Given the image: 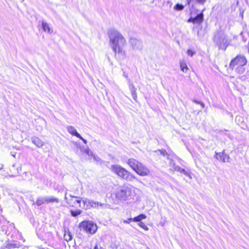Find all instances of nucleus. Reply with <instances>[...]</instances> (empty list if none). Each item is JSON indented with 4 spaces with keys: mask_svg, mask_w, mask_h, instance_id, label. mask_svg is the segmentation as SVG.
<instances>
[{
    "mask_svg": "<svg viewBox=\"0 0 249 249\" xmlns=\"http://www.w3.org/2000/svg\"><path fill=\"white\" fill-rule=\"evenodd\" d=\"M15 165H13V166H12V169L11 170H14L15 169Z\"/></svg>",
    "mask_w": 249,
    "mask_h": 249,
    "instance_id": "nucleus-43",
    "label": "nucleus"
},
{
    "mask_svg": "<svg viewBox=\"0 0 249 249\" xmlns=\"http://www.w3.org/2000/svg\"><path fill=\"white\" fill-rule=\"evenodd\" d=\"M67 195V193H66L65 199L69 205L75 207H79V208H82L83 203L81 204V200L80 199V197L71 195H70L69 197H68Z\"/></svg>",
    "mask_w": 249,
    "mask_h": 249,
    "instance_id": "nucleus-9",
    "label": "nucleus"
},
{
    "mask_svg": "<svg viewBox=\"0 0 249 249\" xmlns=\"http://www.w3.org/2000/svg\"><path fill=\"white\" fill-rule=\"evenodd\" d=\"M3 165L0 163V170L3 168Z\"/></svg>",
    "mask_w": 249,
    "mask_h": 249,
    "instance_id": "nucleus-41",
    "label": "nucleus"
},
{
    "mask_svg": "<svg viewBox=\"0 0 249 249\" xmlns=\"http://www.w3.org/2000/svg\"><path fill=\"white\" fill-rule=\"evenodd\" d=\"M174 8L176 10L180 11L183 10L184 6L182 4L178 3L175 6Z\"/></svg>",
    "mask_w": 249,
    "mask_h": 249,
    "instance_id": "nucleus-24",
    "label": "nucleus"
},
{
    "mask_svg": "<svg viewBox=\"0 0 249 249\" xmlns=\"http://www.w3.org/2000/svg\"><path fill=\"white\" fill-rule=\"evenodd\" d=\"M11 177H14V175H12V176H11Z\"/></svg>",
    "mask_w": 249,
    "mask_h": 249,
    "instance_id": "nucleus-44",
    "label": "nucleus"
},
{
    "mask_svg": "<svg viewBox=\"0 0 249 249\" xmlns=\"http://www.w3.org/2000/svg\"><path fill=\"white\" fill-rule=\"evenodd\" d=\"M21 167H18V168H17V173H17V174H18L19 173V172L21 171Z\"/></svg>",
    "mask_w": 249,
    "mask_h": 249,
    "instance_id": "nucleus-38",
    "label": "nucleus"
},
{
    "mask_svg": "<svg viewBox=\"0 0 249 249\" xmlns=\"http://www.w3.org/2000/svg\"><path fill=\"white\" fill-rule=\"evenodd\" d=\"M216 158L219 161L223 162H229L230 157L224 152L222 153H216Z\"/></svg>",
    "mask_w": 249,
    "mask_h": 249,
    "instance_id": "nucleus-10",
    "label": "nucleus"
},
{
    "mask_svg": "<svg viewBox=\"0 0 249 249\" xmlns=\"http://www.w3.org/2000/svg\"><path fill=\"white\" fill-rule=\"evenodd\" d=\"M45 203H47L46 197H39L36 201V204L37 206H40Z\"/></svg>",
    "mask_w": 249,
    "mask_h": 249,
    "instance_id": "nucleus-18",
    "label": "nucleus"
},
{
    "mask_svg": "<svg viewBox=\"0 0 249 249\" xmlns=\"http://www.w3.org/2000/svg\"><path fill=\"white\" fill-rule=\"evenodd\" d=\"M67 130L72 135L75 136L76 137H80V135L77 132L75 128L72 126H68Z\"/></svg>",
    "mask_w": 249,
    "mask_h": 249,
    "instance_id": "nucleus-15",
    "label": "nucleus"
},
{
    "mask_svg": "<svg viewBox=\"0 0 249 249\" xmlns=\"http://www.w3.org/2000/svg\"><path fill=\"white\" fill-rule=\"evenodd\" d=\"M187 53V54L190 56H192L195 53V52L191 49L188 50Z\"/></svg>",
    "mask_w": 249,
    "mask_h": 249,
    "instance_id": "nucleus-29",
    "label": "nucleus"
},
{
    "mask_svg": "<svg viewBox=\"0 0 249 249\" xmlns=\"http://www.w3.org/2000/svg\"><path fill=\"white\" fill-rule=\"evenodd\" d=\"M42 28L43 30L48 34H51L53 32V30L51 28L49 24L45 21H42Z\"/></svg>",
    "mask_w": 249,
    "mask_h": 249,
    "instance_id": "nucleus-12",
    "label": "nucleus"
},
{
    "mask_svg": "<svg viewBox=\"0 0 249 249\" xmlns=\"http://www.w3.org/2000/svg\"><path fill=\"white\" fill-rule=\"evenodd\" d=\"M231 62H247V60L244 55H238L232 59Z\"/></svg>",
    "mask_w": 249,
    "mask_h": 249,
    "instance_id": "nucleus-16",
    "label": "nucleus"
},
{
    "mask_svg": "<svg viewBox=\"0 0 249 249\" xmlns=\"http://www.w3.org/2000/svg\"><path fill=\"white\" fill-rule=\"evenodd\" d=\"M214 42L218 46L219 49L225 50L230 41L227 39L226 35L222 32H218L214 36Z\"/></svg>",
    "mask_w": 249,
    "mask_h": 249,
    "instance_id": "nucleus-6",
    "label": "nucleus"
},
{
    "mask_svg": "<svg viewBox=\"0 0 249 249\" xmlns=\"http://www.w3.org/2000/svg\"><path fill=\"white\" fill-rule=\"evenodd\" d=\"M100 249H102V248H100Z\"/></svg>",
    "mask_w": 249,
    "mask_h": 249,
    "instance_id": "nucleus-45",
    "label": "nucleus"
},
{
    "mask_svg": "<svg viewBox=\"0 0 249 249\" xmlns=\"http://www.w3.org/2000/svg\"><path fill=\"white\" fill-rule=\"evenodd\" d=\"M91 157H93V158H94V160H98H98H100V159H99V157L95 156L94 155V156H92Z\"/></svg>",
    "mask_w": 249,
    "mask_h": 249,
    "instance_id": "nucleus-37",
    "label": "nucleus"
},
{
    "mask_svg": "<svg viewBox=\"0 0 249 249\" xmlns=\"http://www.w3.org/2000/svg\"><path fill=\"white\" fill-rule=\"evenodd\" d=\"M71 213L72 216L75 217L81 213V211L77 210L76 211H71Z\"/></svg>",
    "mask_w": 249,
    "mask_h": 249,
    "instance_id": "nucleus-23",
    "label": "nucleus"
},
{
    "mask_svg": "<svg viewBox=\"0 0 249 249\" xmlns=\"http://www.w3.org/2000/svg\"><path fill=\"white\" fill-rule=\"evenodd\" d=\"M214 42L218 46L219 49L225 50L230 41L227 39L226 35L222 32H218L214 36Z\"/></svg>",
    "mask_w": 249,
    "mask_h": 249,
    "instance_id": "nucleus-5",
    "label": "nucleus"
},
{
    "mask_svg": "<svg viewBox=\"0 0 249 249\" xmlns=\"http://www.w3.org/2000/svg\"><path fill=\"white\" fill-rule=\"evenodd\" d=\"M180 69L181 71L184 72H187L189 71V68L186 65V63H180Z\"/></svg>",
    "mask_w": 249,
    "mask_h": 249,
    "instance_id": "nucleus-21",
    "label": "nucleus"
},
{
    "mask_svg": "<svg viewBox=\"0 0 249 249\" xmlns=\"http://www.w3.org/2000/svg\"><path fill=\"white\" fill-rule=\"evenodd\" d=\"M127 164L138 175L141 176H146L150 173V170L141 162L134 159H129Z\"/></svg>",
    "mask_w": 249,
    "mask_h": 249,
    "instance_id": "nucleus-3",
    "label": "nucleus"
},
{
    "mask_svg": "<svg viewBox=\"0 0 249 249\" xmlns=\"http://www.w3.org/2000/svg\"><path fill=\"white\" fill-rule=\"evenodd\" d=\"M94 249H100L98 248L97 245H96L94 248Z\"/></svg>",
    "mask_w": 249,
    "mask_h": 249,
    "instance_id": "nucleus-42",
    "label": "nucleus"
},
{
    "mask_svg": "<svg viewBox=\"0 0 249 249\" xmlns=\"http://www.w3.org/2000/svg\"><path fill=\"white\" fill-rule=\"evenodd\" d=\"M132 48L134 50H140V43H136V46L135 47Z\"/></svg>",
    "mask_w": 249,
    "mask_h": 249,
    "instance_id": "nucleus-31",
    "label": "nucleus"
},
{
    "mask_svg": "<svg viewBox=\"0 0 249 249\" xmlns=\"http://www.w3.org/2000/svg\"><path fill=\"white\" fill-rule=\"evenodd\" d=\"M80 227L91 234H94L97 229L96 225L90 221H83L80 223Z\"/></svg>",
    "mask_w": 249,
    "mask_h": 249,
    "instance_id": "nucleus-8",
    "label": "nucleus"
},
{
    "mask_svg": "<svg viewBox=\"0 0 249 249\" xmlns=\"http://www.w3.org/2000/svg\"><path fill=\"white\" fill-rule=\"evenodd\" d=\"M46 198H47V203H53V202L58 203L59 202L58 198H55L53 196L46 197Z\"/></svg>",
    "mask_w": 249,
    "mask_h": 249,
    "instance_id": "nucleus-20",
    "label": "nucleus"
},
{
    "mask_svg": "<svg viewBox=\"0 0 249 249\" xmlns=\"http://www.w3.org/2000/svg\"><path fill=\"white\" fill-rule=\"evenodd\" d=\"M111 171L116 174L119 177L128 181H132L137 178L130 172L119 165H113L111 167Z\"/></svg>",
    "mask_w": 249,
    "mask_h": 249,
    "instance_id": "nucleus-4",
    "label": "nucleus"
},
{
    "mask_svg": "<svg viewBox=\"0 0 249 249\" xmlns=\"http://www.w3.org/2000/svg\"><path fill=\"white\" fill-rule=\"evenodd\" d=\"M234 65V63H230V67H231V68H232V67H233Z\"/></svg>",
    "mask_w": 249,
    "mask_h": 249,
    "instance_id": "nucleus-40",
    "label": "nucleus"
},
{
    "mask_svg": "<svg viewBox=\"0 0 249 249\" xmlns=\"http://www.w3.org/2000/svg\"><path fill=\"white\" fill-rule=\"evenodd\" d=\"M173 161L172 160H171L170 161V163L171 164H173V168H174L175 171H177L178 172H179L180 173H182L186 175V176H188L191 178L190 175L189 173L185 171L184 169L181 168L178 166L176 165L175 163H173Z\"/></svg>",
    "mask_w": 249,
    "mask_h": 249,
    "instance_id": "nucleus-11",
    "label": "nucleus"
},
{
    "mask_svg": "<svg viewBox=\"0 0 249 249\" xmlns=\"http://www.w3.org/2000/svg\"><path fill=\"white\" fill-rule=\"evenodd\" d=\"M138 225L141 227H142V229H143L145 231H148V228L147 227V226H146L145 225V224L142 222H140Z\"/></svg>",
    "mask_w": 249,
    "mask_h": 249,
    "instance_id": "nucleus-26",
    "label": "nucleus"
},
{
    "mask_svg": "<svg viewBox=\"0 0 249 249\" xmlns=\"http://www.w3.org/2000/svg\"><path fill=\"white\" fill-rule=\"evenodd\" d=\"M31 141L38 147H41L44 144L43 142L38 137H33L31 138Z\"/></svg>",
    "mask_w": 249,
    "mask_h": 249,
    "instance_id": "nucleus-14",
    "label": "nucleus"
},
{
    "mask_svg": "<svg viewBox=\"0 0 249 249\" xmlns=\"http://www.w3.org/2000/svg\"><path fill=\"white\" fill-rule=\"evenodd\" d=\"M109 45L115 57L120 60H124L126 57L125 47L126 42L125 38L118 31L112 30L108 33Z\"/></svg>",
    "mask_w": 249,
    "mask_h": 249,
    "instance_id": "nucleus-1",
    "label": "nucleus"
},
{
    "mask_svg": "<svg viewBox=\"0 0 249 249\" xmlns=\"http://www.w3.org/2000/svg\"><path fill=\"white\" fill-rule=\"evenodd\" d=\"M91 208L107 209L110 208V205L108 204L101 203L92 200H89L87 198L83 200V209L87 210L90 209Z\"/></svg>",
    "mask_w": 249,
    "mask_h": 249,
    "instance_id": "nucleus-7",
    "label": "nucleus"
},
{
    "mask_svg": "<svg viewBox=\"0 0 249 249\" xmlns=\"http://www.w3.org/2000/svg\"><path fill=\"white\" fill-rule=\"evenodd\" d=\"M188 22H193L194 23V18H189L188 20Z\"/></svg>",
    "mask_w": 249,
    "mask_h": 249,
    "instance_id": "nucleus-36",
    "label": "nucleus"
},
{
    "mask_svg": "<svg viewBox=\"0 0 249 249\" xmlns=\"http://www.w3.org/2000/svg\"><path fill=\"white\" fill-rule=\"evenodd\" d=\"M131 94H132V97H133V99L134 100H136L137 99V93H136V90H133V91H131Z\"/></svg>",
    "mask_w": 249,
    "mask_h": 249,
    "instance_id": "nucleus-27",
    "label": "nucleus"
},
{
    "mask_svg": "<svg viewBox=\"0 0 249 249\" xmlns=\"http://www.w3.org/2000/svg\"><path fill=\"white\" fill-rule=\"evenodd\" d=\"M134 193V187L132 185L124 184L118 188L115 195L119 200L125 201L131 198Z\"/></svg>",
    "mask_w": 249,
    "mask_h": 249,
    "instance_id": "nucleus-2",
    "label": "nucleus"
},
{
    "mask_svg": "<svg viewBox=\"0 0 249 249\" xmlns=\"http://www.w3.org/2000/svg\"><path fill=\"white\" fill-rule=\"evenodd\" d=\"M186 0L187 2V4L188 5H190L191 2L192 0Z\"/></svg>",
    "mask_w": 249,
    "mask_h": 249,
    "instance_id": "nucleus-39",
    "label": "nucleus"
},
{
    "mask_svg": "<svg viewBox=\"0 0 249 249\" xmlns=\"http://www.w3.org/2000/svg\"><path fill=\"white\" fill-rule=\"evenodd\" d=\"M85 153L89 156H94V154L91 151L89 148L85 150Z\"/></svg>",
    "mask_w": 249,
    "mask_h": 249,
    "instance_id": "nucleus-28",
    "label": "nucleus"
},
{
    "mask_svg": "<svg viewBox=\"0 0 249 249\" xmlns=\"http://www.w3.org/2000/svg\"><path fill=\"white\" fill-rule=\"evenodd\" d=\"M196 0L197 2L199 3V4H204L206 1V0Z\"/></svg>",
    "mask_w": 249,
    "mask_h": 249,
    "instance_id": "nucleus-33",
    "label": "nucleus"
},
{
    "mask_svg": "<svg viewBox=\"0 0 249 249\" xmlns=\"http://www.w3.org/2000/svg\"><path fill=\"white\" fill-rule=\"evenodd\" d=\"M64 237L65 240L69 241L72 239V235L70 232L69 231L65 233Z\"/></svg>",
    "mask_w": 249,
    "mask_h": 249,
    "instance_id": "nucleus-22",
    "label": "nucleus"
},
{
    "mask_svg": "<svg viewBox=\"0 0 249 249\" xmlns=\"http://www.w3.org/2000/svg\"><path fill=\"white\" fill-rule=\"evenodd\" d=\"M129 89L131 91L135 90H136L135 88L134 87V86L132 84H129Z\"/></svg>",
    "mask_w": 249,
    "mask_h": 249,
    "instance_id": "nucleus-32",
    "label": "nucleus"
},
{
    "mask_svg": "<svg viewBox=\"0 0 249 249\" xmlns=\"http://www.w3.org/2000/svg\"><path fill=\"white\" fill-rule=\"evenodd\" d=\"M130 43L132 47L136 46V43H140V50L141 51L143 48V44L141 40H139L135 37H131L129 40Z\"/></svg>",
    "mask_w": 249,
    "mask_h": 249,
    "instance_id": "nucleus-13",
    "label": "nucleus"
},
{
    "mask_svg": "<svg viewBox=\"0 0 249 249\" xmlns=\"http://www.w3.org/2000/svg\"><path fill=\"white\" fill-rule=\"evenodd\" d=\"M78 138L80 139L81 140H82L84 143H85V144L87 143V141L86 140L84 139L81 135H80V137H78Z\"/></svg>",
    "mask_w": 249,
    "mask_h": 249,
    "instance_id": "nucleus-35",
    "label": "nucleus"
},
{
    "mask_svg": "<svg viewBox=\"0 0 249 249\" xmlns=\"http://www.w3.org/2000/svg\"><path fill=\"white\" fill-rule=\"evenodd\" d=\"M194 102H195L196 103V104H199L201 105V106H202V107H204V103H203L202 102H200L199 101H197L196 100H194Z\"/></svg>",
    "mask_w": 249,
    "mask_h": 249,
    "instance_id": "nucleus-34",
    "label": "nucleus"
},
{
    "mask_svg": "<svg viewBox=\"0 0 249 249\" xmlns=\"http://www.w3.org/2000/svg\"><path fill=\"white\" fill-rule=\"evenodd\" d=\"M146 217V215L144 214H141L138 216L135 217L133 218V221L134 222H141L142 219H145Z\"/></svg>",
    "mask_w": 249,
    "mask_h": 249,
    "instance_id": "nucleus-19",
    "label": "nucleus"
},
{
    "mask_svg": "<svg viewBox=\"0 0 249 249\" xmlns=\"http://www.w3.org/2000/svg\"><path fill=\"white\" fill-rule=\"evenodd\" d=\"M194 18V23L200 24L203 20V14L202 12L197 14Z\"/></svg>",
    "mask_w": 249,
    "mask_h": 249,
    "instance_id": "nucleus-17",
    "label": "nucleus"
},
{
    "mask_svg": "<svg viewBox=\"0 0 249 249\" xmlns=\"http://www.w3.org/2000/svg\"><path fill=\"white\" fill-rule=\"evenodd\" d=\"M131 221H133V218H130L128 219L127 220H124L123 221V222L124 223H126V224H129Z\"/></svg>",
    "mask_w": 249,
    "mask_h": 249,
    "instance_id": "nucleus-30",
    "label": "nucleus"
},
{
    "mask_svg": "<svg viewBox=\"0 0 249 249\" xmlns=\"http://www.w3.org/2000/svg\"><path fill=\"white\" fill-rule=\"evenodd\" d=\"M159 151L160 152L161 155H162L163 156H167V159H169V155L165 150H160Z\"/></svg>",
    "mask_w": 249,
    "mask_h": 249,
    "instance_id": "nucleus-25",
    "label": "nucleus"
}]
</instances>
